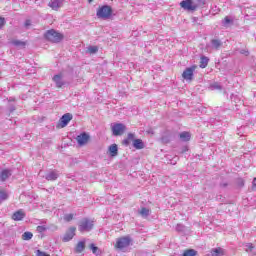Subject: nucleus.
I'll list each match as a JSON object with an SVG mask.
<instances>
[{
  "label": "nucleus",
  "mask_w": 256,
  "mask_h": 256,
  "mask_svg": "<svg viewBox=\"0 0 256 256\" xmlns=\"http://www.w3.org/2000/svg\"><path fill=\"white\" fill-rule=\"evenodd\" d=\"M205 3V0H183L180 3V7L185 11H197V9H199V7H203Z\"/></svg>",
  "instance_id": "nucleus-1"
},
{
  "label": "nucleus",
  "mask_w": 256,
  "mask_h": 256,
  "mask_svg": "<svg viewBox=\"0 0 256 256\" xmlns=\"http://www.w3.org/2000/svg\"><path fill=\"white\" fill-rule=\"evenodd\" d=\"M93 227H95V222L89 218H83L78 223L80 233H89V231H93Z\"/></svg>",
  "instance_id": "nucleus-2"
},
{
  "label": "nucleus",
  "mask_w": 256,
  "mask_h": 256,
  "mask_svg": "<svg viewBox=\"0 0 256 256\" xmlns=\"http://www.w3.org/2000/svg\"><path fill=\"white\" fill-rule=\"evenodd\" d=\"M63 37V34L57 32L55 29L47 30L44 34V38H46L47 41H50V43H61Z\"/></svg>",
  "instance_id": "nucleus-3"
},
{
  "label": "nucleus",
  "mask_w": 256,
  "mask_h": 256,
  "mask_svg": "<svg viewBox=\"0 0 256 256\" xmlns=\"http://www.w3.org/2000/svg\"><path fill=\"white\" fill-rule=\"evenodd\" d=\"M133 243V239L131 236H122L116 239L115 248L119 249V251H124Z\"/></svg>",
  "instance_id": "nucleus-4"
},
{
  "label": "nucleus",
  "mask_w": 256,
  "mask_h": 256,
  "mask_svg": "<svg viewBox=\"0 0 256 256\" xmlns=\"http://www.w3.org/2000/svg\"><path fill=\"white\" fill-rule=\"evenodd\" d=\"M113 14V9L109 5H104L97 10L98 19H109Z\"/></svg>",
  "instance_id": "nucleus-5"
},
{
  "label": "nucleus",
  "mask_w": 256,
  "mask_h": 256,
  "mask_svg": "<svg viewBox=\"0 0 256 256\" xmlns=\"http://www.w3.org/2000/svg\"><path fill=\"white\" fill-rule=\"evenodd\" d=\"M111 131L114 137H121L127 131V126L123 123H112Z\"/></svg>",
  "instance_id": "nucleus-6"
},
{
  "label": "nucleus",
  "mask_w": 256,
  "mask_h": 256,
  "mask_svg": "<svg viewBox=\"0 0 256 256\" xmlns=\"http://www.w3.org/2000/svg\"><path fill=\"white\" fill-rule=\"evenodd\" d=\"M195 69H197L196 65L186 68L182 73L183 79H185V81H193V73H195Z\"/></svg>",
  "instance_id": "nucleus-7"
},
{
  "label": "nucleus",
  "mask_w": 256,
  "mask_h": 256,
  "mask_svg": "<svg viewBox=\"0 0 256 256\" xmlns=\"http://www.w3.org/2000/svg\"><path fill=\"white\" fill-rule=\"evenodd\" d=\"M90 136L87 134V132H83L80 135L76 137V141L80 147H83V145H87L89 142Z\"/></svg>",
  "instance_id": "nucleus-8"
},
{
  "label": "nucleus",
  "mask_w": 256,
  "mask_h": 256,
  "mask_svg": "<svg viewBox=\"0 0 256 256\" xmlns=\"http://www.w3.org/2000/svg\"><path fill=\"white\" fill-rule=\"evenodd\" d=\"M52 79L58 89H61V87H65V85H67V82L63 80V74H56Z\"/></svg>",
  "instance_id": "nucleus-9"
},
{
  "label": "nucleus",
  "mask_w": 256,
  "mask_h": 256,
  "mask_svg": "<svg viewBox=\"0 0 256 256\" xmlns=\"http://www.w3.org/2000/svg\"><path fill=\"white\" fill-rule=\"evenodd\" d=\"M73 119V114L71 113H66L60 118V126L67 127L69 125V122Z\"/></svg>",
  "instance_id": "nucleus-10"
},
{
  "label": "nucleus",
  "mask_w": 256,
  "mask_h": 256,
  "mask_svg": "<svg viewBox=\"0 0 256 256\" xmlns=\"http://www.w3.org/2000/svg\"><path fill=\"white\" fill-rule=\"evenodd\" d=\"M210 47L211 49H214V51H219V49L223 47V41H221L219 38H214L210 40Z\"/></svg>",
  "instance_id": "nucleus-11"
},
{
  "label": "nucleus",
  "mask_w": 256,
  "mask_h": 256,
  "mask_svg": "<svg viewBox=\"0 0 256 256\" xmlns=\"http://www.w3.org/2000/svg\"><path fill=\"white\" fill-rule=\"evenodd\" d=\"M44 177L46 181H57V179H59V171L57 170L49 171L48 173H46Z\"/></svg>",
  "instance_id": "nucleus-12"
},
{
  "label": "nucleus",
  "mask_w": 256,
  "mask_h": 256,
  "mask_svg": "<svg viewBox=\"0 0 256 256\" xmlns=\"http://www.w3.org/2000/svg\"><path fill=\"white\" fill-rule=\"evenodd\" d=\"M75 231H77V228L70 227L69 230L66 232V234L63 237L64 243H67V241H71L73 237H75Z\"/></svg>",
  "instance_id": "nucleus-13"
},
{
  "label": "nucleus",
  "mask_w": 256,
  "mask_h": 256,
  "mask_svg": "<svg viewBox=\"0 0 256 256\" xmlns=\"http://www.w3.org/2000/svg\"><path fill=\"white\" fill-rule=\"evenodd\" d=\"M25 216V211H23V209H20L13 213L12 219L13 221H23V219H25Z\"/></svg>",
  "instance_id": "nucleus-14"
},
{
  "label": "nucleus",
  "mask_w": 256,
  "mask_h": 256,
  "mask_svg": "<svg viewBox=\"0 0 256 256\" xmlns=\"http://www.w3.org/2000/svg\"><path fill=\"white\" fill-rule=\"evenodd\" d=\"M110 157H117L119 155V147L117 144H112L108 148Z\"/></svg>",
  "instance_id": "nucleus-15"
},
{
  "label": "nucleus",
  "mask_w": 256,
  "mask_h": 256,
  "mask_svg": "<svg viewBox=\"0 0 256 256\" xmlns=\"http://www.w3.org/2000/svg\"><path fill=\"white\" fill-rule=\"evenodd\" d=\"M11 175H12L11 170L9 169L2 170L0 173V181H2V183L5 182V180L10 178Z\"/></svg>",
  "instance_id": "nucleus-16"
},
{
  "label": "nucleus",
  "mask_w": 256,
  "mask_h": 256,
  "mask_svg": "<svg viewBox=\"0 0 256 256\" xmlns=\"http://www.w3.org/2000/svg\"><path fill=\"white\" fill-rule=\"evenodd\" d=\"M133 148L134 149H145V143H143V140H141V139H134Z\"/></svg>",
  "instance_id": "nucleus-17"
},
{
  "label": "nucleus",
  "mask_w": 256,
  "mask_h": 256,
  "mask_svg": "<svg viewBox=\"0 0 256 256\" xmlns=\"http://www.w3.org/2000/svg\"><path fill=\"white\" fill-rule=\"evenodd\" d=\"M211 255L212 256H223V255H225V250H223V248H221V247L213 248L211 250Z\"/></svg>",
  "instance_id": "nucleus-18"
},
{
  "label": "nucleus",
  "mask_w": 256,
  "mask_h": 256,
  "mask_svg": "<svg viewBox=\"0 0 256 256\" xmlns=\"http://www.w3.org/2000/svg\"><path fill=\"white\" fill-rule=\"evenodd\" d=\"M48 5L49 7H51V9H53L54 11H57V9L61 7V2L58 0H51Z\"/></svg>",
  "instance_id": "nucleus-19"
},
{
  "label": "nucleus",
  "mask_w": 256,
  "mask_h": 256,
  "mask_svg": "<svg viewBox=\"0 0 256 256\" xmlns=\"http://www.w3.org/2000/svg\"><path fill=\"white\" fill-rule=\"evenodd\" d=\"M11 44L14 45V47H21L22 49H25V46L27 45L25 41L21 40H12Z\"/></svg>",
  "instance_id": "nucleus-20"
},
{
  "label": "nucleus",
  "mask_w": 256,
  "mask_h": 256,
  "mask_svg": "<svg viewBox=\"0 0 256 256\" xmlns=\"http://www.w3.org/2000/svg\"><path fill=\"white\" fill-rule=\"evenodd\" d=\"M209 65V58L207 56H202L200 58V68L205 69Z\"/></svg>",
  "instance_id": "nucleus-21"
},
{
  "label": "nucleus",
  "mask_w": 256,
  "mask_h": 256,
  "mask_svg": "<svg viewBox=\"0 0 256 256\" xmlns=\"http://www.w3.org/2000/svg\"><path fill=\"white\" fill-rule=\"evenodd\" d=\"M139 214L141 215V217H144V219H147V217L151 215V210H149L148 208L142 207L141 210L139 211Z\"/></svg>",
  "instance_id": "nucleus-22"
},
{
  "label": "nucleus",
  "mask_w": 256,
  "mask_h": 256,
  "mask_svg": "<svg viewBox=\"0 0 256 256\" xmlns=\"http://www.w3.org/2000/svg\"><path fill=\"white\" fill-rule=\"evenodd\" d=\"M133 139H135V134L133 133H128V137L127 139H124L123 140V145H125L126 147H129L130 145V141H133Z\"/></svg>",
  "instance_id": "nucleus-23"
},
{
  "label": "nucleus",
  "mask_w": 256,
  "mask_h": 256,
  "mask_svg": "<svg viewBox=\"0 0 256 256\" xmlns=\"http://www.w3.org/2000/svg\"><path fill=\"white\" fill-rule=\"evenodd\" d=\"M75 251L76 253H83L85 251V241L78 242Z\"/></svg>",
  "instance_id": "nucleus-24"
},
{
  "label": "nucleus",
  "mask_w": 256,
  "mask_h": 256,
  "mask_svg": "<svg viewBox=\"0 0 256 256\" xmlns=\"http://www.w3.org/2000/svg\"><path fill=\"white\" fill-rule=\"evenodd\" d=\"M180 139L181 141L187 142L191 140V134L189 132H182L180 133Z\"/></svg>",
  "instance_id": "nucleus-25"
},
{
  "label": "nucleus",
  "mask_w": 256,
  "mask_h": 256,
  "mask_svg": "<svg viewBox=\"0 0 256 256\" xmlns=\"http://www.w3.org/2000/svg\"><path fill=\"white\" fill-rule=\"evenodd\" d=\"M233 23V19H231V17L226 16L223 20H222V25L223 27H227L229 25H232Z\"/></svg>",
  "instance_id": "nucleus-26"
},
{
  "label": "nucleus",
  "mask_w": 256,
  "mask_h": 256,
  "mask_svg": "<svg viewBox=\"0 0 256 256\" xmlns=\"http://www.w3.org/2000/svg\"><path fill=\"white\" fill-rule=\"evenodd\" d=\"M89 248L92 250L94 255H101V249H99V247L95 246L93 243L90 244Z\"/></svg>",
  "instance_id": "nucleus-27"
},
{
  "label": "nucleus",
  "mask_w": 256,
  "mask_h": 256,
  "mask_svg": "<svg viewBox=\"0 0 256 256\" xmlns=\"http://www.w3.org/2000/svg\"><path fill=\"white\" fill-rule=\"evenodd\" d=\"M99 51V47L97 46H89L87 48V53H89L90 55H95V53H97Z\"/></svg>",
  "instance_id": "nucleus-28"
},
{
  "label": "nucleus",
  "mask_w": 256,
  "mask_h": 256,
  "mask_svg": "<svg viewBox=\"0 0 256 256\" xmlns=\"http://www.w3.org/2000/svg\"><path fill=\"white\" fill-rule=\"evenodd\" d=\"M22 239L24 241H30V239H33V233L31 232H24L22 235Z\"/></svg>",
  "instance_id": "nucleus-29"
},
{
  "label": "nucleus",
  "mask_w": 256,
  "mask_h": 256,
  "mask_svg": "<svg viewBox=\"0 0 256 256\" xmlns=\"http://www.w3.org/2000/svg\"><path fill=\"white\" fill-rule=\"evenodd\" d=\"M195 255H197V250H194V249L185 250L183 253V256H195Z\"/></svg>",
  "instance_id": "nucleus-30"
},
{
  "label": "nucleus",
  "mask_w": 256,
  "mask_h": 256,
  "mask_svg": "<svg viewBox=\"0 0 256 256\" xmlns=\"http://www.w3.org/2000/svg\"><path fill=\"white\" fill-rule=\"evenodd\" d=\"M47 229H49V228H47V226H45V225H40V226H37L36 231H37L38 233L43 234V233H45V231H47Z\"/></svg>",
  "instance_id": "nucleus-31"
},
{
  "label": "nucleus",
  "mask_w": 256,
  "mask_h": 256,
  "mask_svg": "<svg viewBox=\"0 0 256 256\" xmlns=\"http://www.w3.org/2000/svg\"><path fill=\"white\" fill-rule=\"evenodd\" d=\"M210 89H212V91H215V90H219L220 91L222 89V87H221V85H219L217 83H214V84H212L210 86Z\"/></svg>",
  "instance_id": "nucleus-32"
},
{
  "label": "nucleus",
  "mask_w": 256,
  "mask_h": 256,
  "mask_svg": "<svg viewBox=\"0 0 256 256\" xmlns=\"http://www.w3.org/2000/svg\"><path fill=\"white\" fill-rule=\"evenodd\" d=\"M7 197H9L5 191H0V202L7 200Z\"/></svg>",
  "instance_id": "nucleus-33"
},
{
  "label": "nucleus",
  "mask_w": 256,
  "mask_h": 256,
  "mask_svg": "<svg viewBox=\"0 0 256 256\" xmlns=\"http://www.w3.org/2000/svg\"><path fill=\"white\" fill-rule=\"evenodd\" d=\"M64 221H67V223H69V221H73V214H65Z\"/></svg>",
  "instance_id": "nucleus-34"
},
{
  "label": "nucleus",
  "mask_w": 256,
  "mask_h": 256,
  "mask_svg": "<svg viewBox=\"0 0 256 256\" xmlns=\"http://www.w3.org/2000/svg\"><path fill=\"white\" fill-rule=\"evenodd\" d=\"M176 231H178V233H183V231H185V226L181 224H177Z\"/></svg>",
  "instance_id": "nucleus-35"
},
{
  "label": "nucleus",
  "mask_w": 256,
  "mask_h": 256,
  "mask_svg": "<svg viewBox=\"0 0 256 256\" xmlns=\"http://www.w3.org/2000/svg\"><path fill=\"white\" fill-rule=\"evenodd\" d=\"M6 23L7 21L5 20V18L0 16V29L5 27Z\"/></svg>",
  "instance_id": "nucleus-36"
},
{
  "label": "nucleus",
  "mask_w": 256,
  "mask_h": 256,
  "mask_svg": "<svg viewBox=\"0 0 256 256\" xmlns=\"http://www.w3.org/2000/svg\"><path fill=\"white\" fill-rule=\"evenodd\" d=\"M237 185H238V187H244L245 186V181H243V179H239L237 181Z\"/></svg>",
  "instance_id": "nucleus-37"
},
{
  "label": "nucleus",
  "mask_w": 256,
  "mask_h": 256,
  "mask_svg": "<svg viewBox=\"0 0 256 256\" xmlns=\"http://www.w3.org/2000/svg\"><path fill=\"white\" fill-rule=\"evenodd\" d=\"M245 247H246L245 248L246 251H253V244H246Z\"/></svg>",
  "instance_id": "nucleus-38"
},
{
  "label": "nucleus",
  "mask_w": 256,
  "mask_h": 256,
  "mask_svg": "<svg viewBox=\"0 0 256 256\" xmlns=\"http://www.w3.org/2000/svg\"><path fill=\"white\" fill-rule=\"evenodd\" d=\"M24 26L26 27V29L31 27V20H26L25 23H24Z\"/></svg>",
  "instance_id": "nucleus-39"
},
{
  "label": "nucleus",
  "mask_w": 256,
  "mask_h": 256,
  "mask_svg": "<svg viewBox=\"0 0 256 256\" xmlns=\"http://www.w3.org/2000/svg\"><path fill=\"white\" fill-rule=\"evenodd\" d=\"M240 53H241V55H245L246 57H248V55H249V52L245 49L240 50Z\"/></svg>",
  "instance_id": "nucleus-40"
},
{
  "label": "nucleus",
  "mask_w": 256,
  "mask_h": 256,
  "mask_svg": "<svg viewBox=\"0 0 256 256\" xmlns=\"http://www.w3.org/2000/svg\"><path fill=\"white\" fill-rule=\"evenodd\" d=\"M252 189L253 190L256 189V178H254L253 181H252Z\"/></svg>",
  "instance_id": "nucleus-41"
},
{
  "label": "nucleus",
  "mask_w": 256,
  "mask_h": 256,
  "mask_svg": "<svg viewBox=\"0 0 256 256\" xmlns=\"http://www.w3.org/2000/svg\"><path fill=\"white\" fill-rule=\"evenodd\" d=\"M228 186H229V184L227 182L220 183V187H222V188H225V187H228Z\"/></svg>",
  "instance_id": "nucleus-42"
},
{
  "label": "nucleus",
  "mask_w": 256,
  "mask_h": 256,
  "mask_svg": "<svg viewBox=\"0 0 256 256\" xmlns=\"http://www.w3.org/2000/svg\"><path fill=\"white\" fill-rule=\"evenodd\" d=\"M13 111H15V106L10 107V113H13Z\"/></svg>",
  "instance_id": "nucleus-43"
},
{
  "label": "nucleus",
  "mask_w": 256,
  "mask_h": 256,
  "mask_svg": "<svg viewBox=\"0 0 256 256\" xmlns=\"http://www.w3.org/2000/svg\"><path fill=\"white\" fill-rule=\"evenodd\" d=\"M185 151H187V147H184V149L182 150V153H185Z\"/></svg>",
  "instance_id": "nucleus-44"
},
{
  "label": "nucleus",
  "mask_w": 256,
  "mask_h": 256,
  "mask_svg": "<svg viewBox=\"0 0 256 256\" xmlns=\"http://www.w3.org/2000/svg\"><path fill=\"white\" fill-rule=\"evenodd\" d=\"M193 21H197V18L194 17V18H193Z\"/></svg>",
  "instance_id": "nucleus-45"
},
{
  "label": "nucleus",
  "mask_w": 256,
  "mask_h": 256,
  "mask_svg": "<svg viewBox=\"0 0 256 256\" xmlns=\"http://www.w3.org/2000/svg\"><path fill=\"white\" fill-rule=\"evenodd\" d=\"M93 0H88L89 3H91Z\"/></svg>",
  "instance_id": "nucleus-46"
}]
</instances>
